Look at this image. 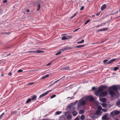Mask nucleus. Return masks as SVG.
I'll use <instances>...</instances> for the list:
<instances>
[{"mask_svg":"<svg viewBox=\"0 0 120 120\" xmlns=\"http://www.w3.org/2000/svg\"><path fill=\"white\" fill-rule=\"evenodd\" d=\"M71 105H69V108H70V107H71Z\"/></svg>","mask_w":120,"mask_h":120,"instance_id":"nucleus-60","label":"nucleus"},{"mask_svg":"<svg viewBox=\"0 0 120 120\" xmlns=\"http://www.w3.org/2000/svg\"><path fill=\"white\" fill-rule=\"evenodd\" d=\"M106 22H104V23H101V26H103L104 25H105L106 24Z\"/></svg>","mask_w":120,"mask_h":120,"instance_id":"nucleus-34","label":"nucleus"},{"mask_svg":"<svg viewBox=\"0 0 120 120\" xmlns=\"http://www.w3.org/2000/svg\"><path fill=\"white\" fill-rule=\"evenodd\" d=\"M120 113V111L116 110H113L110 113V115L112 116H114L115 115H117Z\"/></svg>","mask_w":120,"mask_h":120,"instance_id":"nucleus-4","label":"nucleus"},{"mask_svg":"<svg viewBox=\"0 0 120 120\" xmlns=\"http://www.w3.org/2000/svg\"><path fill=\"white\" fill-rule=\"evenodd\" d=\"M62 113V112L61 111H58L56 112L55 114L56 115H59L60 114Z\"/></svg>","mask_w":120,"mask_h":120,"instance_id":"nucleus-24","label":"nucleus"},{"mask_svg":"<svg viewBox=\"0 0 120 120\" xmlns=\"http://www.w3.org/2000/svg\"><path fill=\"white\" fill-rule=\"evenodd\" d=\"M26 11L28 12H29L30 11L29 10V9H27V10H26Z\"/></svg>","mask_w":120,"mask_h":120,"instance_id":"nucleus-59","label":"nucleus"},{"mask_svg":"<svg viewBox=\"0 0 120 120\" xmlns=\"http://www.w3.org/2000/svg\"><path fill=\"white\" fill-rule=\"evenodd\" d=\"M52 90H49L46 92L45 93H46V94H47L49 93L51 91H52Z\"/></svg>","mask_w":120,"mask_h":120,"instance_id":"nucleus-39","label":"nucleus"},{"mask_svg":"<svg viewBox=\"0 0 120 120\" xmlns=\"http://www.w3.org/2000/svg\"><path fill=\"white\" fill-rule=\"evenodd\" d=\"M60 79H59L58 80H57L56 81H55L54 82V83H56L57 82H59L60 80Z\"/></svg>","mask_w":120,"mask_h":120,"instance_id":"nucleus-43","label":"nucleus"},{"mask_svg":"<svg viewBox=\"0 0 120 120\" xmlns=\"http://www.w3.org/2000/svg\"><path fill=\"white\" fill-rule=\"evenodd\" d=\"M90 20L88 19L86 21V22H85V25H86L90 21Z\"/></svg>","mask_w":120,"mask_h":120,"instance_id":"nucleus-35","label":"nucleus"},{"mask_svg":"<svg viewBox=\"0 0 120 120\" xmlns=\"http://www.w3.org/2000/svg\"><path fill=\"white\" fill-rule=\"evenodd\" d=\"M86 99V100L87 101L88 100H89L91 101H93L94 100V99L92 96H87L85 97Z\"/></svg>","mask_w":120,"mask_h":120,"instance_id":"nucleus-6","label":"nucleus"},{"mask_svg":"<svg viewBox=\"0 0 120 120\" xmlns=\"http://www.w3.org/2000/svg\"><path fill=\"white\" fill-rule=\"evenodd\" d=\"M7 2V1L6 0H4L3 1L4 3H6Z\"/></svg>","mask_w":120,"mask_h":120,"instance_id":"nucleus-50","label":"nucleus"},{"mask_svg":"<svg viewBox=\"0 0 120 120\" xmlns=\"http://www.w3.org/2000/svg\"><path fill=\"white\" fill-rule=\"evenodd\" d=\"M108 60H103V62L104 63H105L106 64L107 63H106L108 61Z\"/></svg>","mask_w":120,"mask_h":120,"instance_id":"nucleus-36","label":"nucleus"},{"mask_svg":"<svg viewBox=\"0 0 120 120\" xmlns=\"http://www.w3.org/2000/svg\"><path fill=\"white\" fill-rule=\"evenodd\" d=\"M67 118L68 119H70L72 118V116L71 115H68L67 116Z\"/></svg>","mask_w":120,"mask_h":120,"instance_id":"nucleus-28","label":"nucleus"},{"mask_svg":"<svg viewBox=\"0 0 120 120\" xmlns=\"http://www.w3.org/2000/svg\"><path fill=\"white\" fill-rule=\"evenodd\" d=\"M56 96V95H52V96L51 97H50V98H52L55 97Z\"/></svg>","mask_w":120,"mask_h":120,"instance_id":"nucleus-38","label":"nucleus"},{"mask_svg":"<svg viewBox=\"0 0 120 120\" xmlns=\"http://www.w3.org/2000/svg\"><path fill=\"white\" fill-rule=\"evenodd\" d=\"M95 113L96 115H100L101 114V112L100 111L98 110L96 111Z\"/></svg>","mask_w":120,"mask_h":120,"instance_id":"nucleus-13","label":"nucleus"},{"mask_svg":"<svg viewBox=\"0 0 120 120\" xmlns=\"http://www.w3.org/2000/svg\"><path fill=\"white\" fill-rule=\"evenodd\" d=\"M84 110L82 109L81 110L79 111V114H82L84 113Z\"/></svg>","mask_w":120,"mask_h":120,"instance_id":"nucleus-15","label":"nucleus"},{"mask_svg":"<svg viewBox=\"0 0 120 120\" xmlns=\"http://www.w3.org/2000/svg\"><path fill=\"white\" fill-rule=\"evenodd\" d=\"M100 26H101V24L99 25H98L97 26H95V27H100Z\"/></svg>","mask_w":120,"mask_h":120,"instance_id":"nucleus-52","label":"nucleus"},{"mask_svg":"<svg viewBox=\"0 0 120 120\" xmlns=\"http://www.w3.org/2000/svg\"><path fill=\"white\" fill-rule=\"evenodd\" d=\"M79 118H77L75 119L74 120H79Z\"/></svg>","mask_w":120,"mask_h":120,"instance_id":"nucleus-51","label":"nucleus"},{"mask_svg":"<svg viewBox=\"0 0 120 120\" xmlns=\"http://www.w3.org/2000/svg\"><path fill=\"white\" fill-rule=\"evenodd\" d=\"M106 7V5L105 4H104L101 7V10H103L105 9Z\"/></svg>","mask_w":120,"mask_h":120,"instance_id":"nucleus-12","label":"nucleus"},{"mask_svg":"<svg viewBox=\"0 0 120 120\" xmlns=\"http://www.w3.org/2000/svg\"><path fill=\"white\" fill-rule=\"evenodd\" d=\"M77 101H75V103H76L77 102Z\"/></svg>","mask_w":120,"mask_h":120,"instance_id":"nucleus-64","label":"nucleus"},{"mask_svg":"<svg viewBox=\"0 0 120 120\" xmlns=\"http://www.w3.org/2000/svg\"><path fill=\"white\" fill-rule=\"evenodd\" d=\"M84 40H82L81 41L77 42V43L78 44H81L84 42Z\"/></svg>","mask_w":120,"mask_h":120,"instance_id":"nucleus-27","label":"nucleus"},{"mask_svg":"<svg viewBox=\"0 0 120 120\" xmlns=\"http://www.w3.org/2000/svg\"><path fill=\"white\" fill-rule=\"evenodd\" d=\"M71 37L67 36L66 37L65 36H64L62 37L61 39L62 40H66L69 39Z\"/></svg>","mask_w":120,"mask_h":120,"instance_id":"nucleus-8","label":"nucleus"},{"mask_svg":"<svg viewBox=\"0 0 120 120\" xmlns=\"http://www.w3.org/2000/svg\"><path fill=\"white\" fill-rule=\"evenodd\" d=\"M23 71L21 69H19L18 70V71H17V72L18 73H19L20 72H21L22 71Z\"/></svg>","mask_w":120,"mask_h":120,"instance_id":"nucleus-40","label":"nucleus"},{"mask_svg":"<svg viewBox=\"0 0 120 120\" xmlns=\"http://www.w3.org/2000/svg\"><path fill=\"white\" fill-rule=\"evenodd\" d=\"M77 14V13H75L73 16L74 17L75 16V15Z\"/></svg>","mask_w":120,"mask_h":120,"instance_id":"nucleus-55","label":"nucleus"},{"mask_svg":"<svg viewBox=\"0 0 120 120\" xmlns=\"http://www.w3.org/2000/svg\"><path fill=\"white\" fill-rule=\"evenodd\" d=\"M70 69L69 67L68 66L62 69L61 70H69Z\"/></svg>","mask_w":120,"mask_h":120,"instance_id":"nucleus-16","label":"nucleus"},{"mask_svg":"<svg viewBox=\"0 0 120 120\" xmlns=\"http://www.w3.org/2000/svg\"><path fill=\"white\" fill-rule=\"evenodd\" d=\"M37 7H38L37 10V11H38L40 8V6L39 4H38L37 5Z\"/></svg>","mask_w":120,"mask_h":120,"instance_id":"nucleus-21","label":"nucleus"},{"mask_svg":"<svg viewBox=\"0 0 120 120\" xmlns=\"http://www.w3.org/2000/svg\"><path fill=\"white\" fill-rule=\"evenodd\" d=\"M73 115L74 116H75L78 114V112L76 111H74L72 113Z\"/></svg>","mask_w":120,"mask_h":120,"instance_id":"nucleus-14","label":"nucleus"},{"mask_svg":"<svg viewBox=\"0 0 120 120\" xmlns=\"http://www.w3.org/2000/svg\"><path fill=\"white\" fill-rule=\"evenodd\" d=\"M85 46V45H79L76 46V47L77 48H80Z\"/></svg>","mask_w":120,"mask_h":120,"instance_id":"nucleus-17","label":"nucleus"},{"mask_svg":"<svg viewBox=\"0 0 120 120\" xmlns=\"http://www.w3.org/2000/svg\"><path fill=\"white\" fill-rule=\"evenodd\" d=\"M107 86H102L99 87L97 91L95 93V94L97 96H98L100 94V93L102 92L103 90V89L104 88H106Z\"/></svg>","mask_w":120,"mask_h":120,"instance_id":"nucleus-3","label":"nucleus"},{"mask_svg":"<svg viewBox=\"0 0 120 120\" xmlns=\"http://www.w3.org/2000/svg\"><path fill=\"white\" fill-rule=\"evenodd\" d=\"M108 28H104L102 29V31H104L107 30Z\"/></svg>","mask_w":120,"mask_h":120,"instance_id":"nucleus-33","label":"nucleus"},{"mask_svg":"<svg viewBox=\"0 0 120 120\" xmlns=\"http://www.w3.org/2000/svg\"><path fill=\"white\" fill-rule=\"evenodd\" d=\"M37 96L36 95H34L32 97L31 99L32 100L34 101L36 99Z\"/></svg>","mask_w":120,"mask_h":120,"instance_id":"nucleus-10","label":"nucleus"},{"mask_svg":"<svg viewBox=\"0 0 120 120\" xmlns=\"http://www.w3.org/2000/svg\"><path fill=\"white\" fill-rule=\"evenodd\" d=\"M102 106L103 107H105L106 106V104L105 103H103L101 104Z\"/></svg>","mask_w":120,"mask_h":120,"instance_id":"nucleus-23","label":"nucleus"},{"mask_svg":"<svg viewBox=\"0 0 120 120\" xmlns=\"http://www.w3.org/2000/svg\"><path fill=\"white\" fill-rule=\"evenodd\" d=\"M52 86V84H51V85H49V87L51 86Z\"/></svg>","mask_w":120,"mask_h":120,"instance_id":"nucleus-62","label":"nucleus"},{"mask_svg":"<svg viewBox=\"0 0 120 120\" xmlns=\"http://www.w3.org/2000/svg\"><path fill=\"white\" fill-rule=\"evenodd\" d=\"M84 118H85L84 116L83 115H82V116H81V118H80L82 120H83L84 119Z\"/></svg>","mask_w":120,"mask_h":120,"instance_id":"nucleus-25","label":"nucleus"},{"mask_svg":"<svg viewBox=\"0 0 120 120\" xmlns=\"http://www.w3.org/2000/svg\"><path fill=\"white\" fill-rule=\"evenodd\" d=\"M74 17H73V16H71V18H73Z\"/></svg>","mask_w":120,"mask_h":120,"instance_id":"nucleus-63","label":"nucleus"},{"mask_svg":"<svg viewBox=\"0 0 120 120\" xmlns=\"http://www.w3.org/2000/svg\"><path fill=\"white\" fill-rule=\"evenodd\" d=\"M87 101L85 97H83L79 101L77 106L78 107L85 105Z\"/></svg>","mask_w":120,"mask_h":120,"instance_id":"nucleus-2","label":"nucleus"},{"mask_svg":"<svg viewBox=\"0 0 120 120\" xmlns=\"http://www.w3.org/2000/svg\"><path fill=\"white\" fill-rule=\"evenodd\" d=\"M108 88L109 93L111 97L115 96L117 97L119 95V93L117 90L120 89V85H113L109 87Z\"/></svg>","mask_w":120,"mask_h":120,"instance_id":"nucleus-1","label":"nucleus"},{"mask_svg":"<svg viewBox=\"0 0 120 120\" xmlns=\"http://www.w3.org/2000/svg\"><path fill=\"white\" fill-rule=\"evenodd\" d=\"M61 51H60L59 52H57V53L56 55H59V54H61Z\"/></svg>","mask_w":120,"mask_h":120,"instance_id":"nucleus-37","label":"nucleus"},{"mask_svg":"<svg viewBox=\"0 0 120 120\" xmlns=\"http://www.w3.org/2000/svg\"><path fill=\"white\" fill-rule=\"evenodd\" d=\"M95 27V26H93V27H92V28H93V29H94V28H95V27Z\"/></svg>","mask_w":120,"mask_h":120,"instance_id":"nucleus-61","label":"nucleus"},{"mask_svg":"<svg viewBox=\"0 0 120 120\" xmlns=\"http://www.w3.org/2000/svg\"><path fill=\"white\" fill-rule=\"evenodd\" d=\"M116 60V59H112L108 62L106 64H110L115 61Z\"/></svg>","mask_w":120,"mask_h":120,"instance_id":"nucleus-9","label":"nucleus"},{"mask_svg":"<svg viewBox=\"0 0 120 120\" xmlns=\"http://www.w3.org/2000/svg\"><path fill=\"white\" fill-rule=\"evenodd\" d=\"M74 98V97L72 96L71 97H68L67 98V99L70 98L71 99H73Z\"/></svg>","mask_w":120,"mask_h":120,"instance_id":"nucleus-41","label":"nucleus"},{"mask_svg":"<svg viewBox=\"0 0 120 120\" xmlns=\"http://www.w3.org/2000/svg\"><path fill=\"white\" fill-rule=\"evenodd\" d=\"M84 8V7L83 6H82L81 8H80V10H83V9Z\"/></svg>","mask_w":120,"mask_h":120,"instance_id":"nucleus-44","label":"nucleus"},{"mask_svg":"<svg viewBox=\"0 0 120 120\" xmlns=\"http://www.w3.org/2000/svg\"><path fill=\"white\" fill-rule=\"evenodd\" d=\"M34 82H33L30 83H29L27 84V85H32L34 84Z\"/></svg>","mask_w":120,"mask_h":120,"instance_id":"nucleus-47","label":"nucleus"},{"mask_svg":"<svg viewBox=\"0 0 120 120\" xmlns=\"http://www.w3.org/2000/svg\"><path fill=\"white\" fill-rule=\"evenodd\" d=\"M116 104L118 106L120 105V100H119L117 101L116 103Z\"/></svg>","mask_w":120,"mask_h":120,"instance_id":"nucleus-26","label":"nucleus"},{"mask_svg":"<svg viewBox=\"0 0 120 120\" xmlns=\"http://www.w3.org/2000/svg\"><path fill=\"white\" fill-rule=\"evenodd\" d=\"M100 14V13H99L98 14H96V15L97 16H98Z\"/></svg>","mask_w":120,"mask_h":120,"instance_id":"nucleus-58","label":"nucleus"},{"mask_svg":"<svg viewBox=\"0 0 120 120\" xmlns=\"http://www.w3.org/2000/svg\"><path fill=\"white\" fill-rule=\"evenodd\" d=\"M29 52L30 53H37V50L30 51Z\"/></svg>","mask_w":120,"mask_h":120,"instance_id":"nucleus-29","label":"nucleus"},{"mask_svg":"<svg viewBox=\"0 0 120 120\" xmlns=\"http://www.w3.org/2000/svg\"><path fill=\"white\" fill-rule=\"evenodd\" d=\"M4 114V113H2L0 116V117L1 116H3Z\"/></svg>","mask_w":120,"mask_h":120,"instance_id":"nucleus-53","label":"nucleus"},{"mask_svg":"<svg viewBox=\"0 0 120 120\" xmlns=\"http://www.w3.org/2000/svg\"><path fill=\"white\" fill-rule=\"evenodd\" d=\"M49 75L47 74V75H46L45 76L42 77V78L43 79H45V78H47V77H49Z\"/></svg>","mask_w":120,"mask_h":120,"instance_id":"nucleus-19","label":"nucleus"},{"mask_svg":"<svg viewBox=\"0 0 120 120\" xmlns=\"http://www.w3.org/2000/svg\"><path fill=\"white\" fill-rule=\"evenodd\" d=\"M31 98H29L28 99V100L26 101V103H28L31 100Z\"/></svg>","mask_w":120,"mask_h":120,"instance_id":"nucleus-30","label":"nucleus"},{"mask_svg":"<svg viewBox=\"0 0 120 120\" xmlns=\"http://www.w3.org/2000/svg\"><path fill=\"white\" fill-rule=\"evenodd\" d=\"M102 110L103 111H104V112H106V111H107L106 109H102Z\"/></svg>","mask_w":120,"mask_h":120,"instance_id":"nucleus-46","label":"nucleus"},{"mask_svg":"<svg viewBox=\"0 0 120 120\" xmlns=\"http://www.w3.org/2000/svg\"><path fill=\"white\" fill-rule=\"evenodd\" d=\"M77 14V13H75L73 16L74 17L75 16V15Z\"/></svg>","mask_w":120,"mask_h":120,"instance_id":"nucleus-56","label":"nucleus"},{"mask_svg":"<svg viewBox=\"0 0 120 120\" xmlns=\"http://www.w3.org/2000/svg\"><path fill=\"white\" fill-rule=\"evenodd\" d=\"M8 75L9 76H11V73H9L8 74Z\"/></svg>","mask_w":120,"mask_h":120,"instance_id":"nucleus-54","label":"nucleus"},{"mask_svg":"<svg viewBox=\"0 0 120 120\" xmlns=\"http://www.w3.org/2000/svg\"><path fill=\"white\" fill-rule=\"evenodd\" d=\"M70 113V112L68 111V112H65V115H66L68 113Z\"/></svg>","mask_w":120,"mask_h":120,"instance_id":"nucleus-42","label":"nucleus"},{"mask_svg":"<svg viewBox=\"0 0 120 120\" xmlns=\"http://www.w3.org/2000/svg\"><path fill=\"white\" fill-rule=\"evenodd\" d=\"M102 109V107L101 106H99L98 108V110L100 111Z\"/></svg>","mask_w":120,"mask_h":120,"instance_id":"nucleus-32","label":"nucleus"},{"mask_svg":"<svg viewBox=\"0 0 120 120\" xmlns=\"http://www.w3.org/2000/svg\"><path fill=\"white\" fill-rule=\"evenodd\" d=\"M79 29V28L78 29H76L74 31V32H75L76 31H77Z\"/></svg>","mask_w":120,"mask_h":120,"instance_id":"nucleus-48","label":"nucleus"},{"mask_svg":"<svg viewBox=\"0 0 120 120\" xmlns=\"http://www.w3.org/2000/svg\"><path fill=\"white\" fill-rule=\"evenodd\" d=\"M69 49H71L72 48H69ZM64 49L65 50H67L68 49H67V48H64Z\"/></svg>","mask_w":120,"mask_h":120,"instance_id":"nucleus-49","label":"nucleus"},{"mask_svg":"<svg viewBox=\"0 0 120 120\" xmlns=\"http://www.w3.org/2000/svg\"><path fill=\"white\" fill-rule=\"evenodd\" d=\"M92 89L93 90H94L95 89V88L94 87H92Z\"/></svg>","mask_w":120,"mask_h":120,"instance_id":"nucleus-57","label":"nucleus"},{"mask_svg":"<svg viewBox=\"0 0 120 120\" xmlns=\"http://www.w3.org/2000/svg\"><path fill=\"white\" fill-rule=\"evenodd\" d=\"M101 97H99L100 100V101H102L103 102H105L106 101V99L105 98H102Z\"/></svg>","mask_w":120,"mask_h":120,"instance_id":"nucleus-7","label":"nucleus"},{"mask_svg":"<svg viewBox=\"0 0 120 120\" xmlns=\"http://www.w3.org/2000/svg\"><path fill=\"white\" fill-rule=\"evenodd\" d=\"M102 31V29H101L98 30L97 31V32H98L99 31Z\"/></svg>","mask_w":120,"mask_h":120,"instance_id":"nucleus-45","label":"nucleus"},{"mask_svg":"<svg viewBox=\"0 0 120 120\" xmlns=\"http://www.w3.org/2000/svg\"><path fill=\"white\" fill-rule=\"evenodd\" d=\"M119 68V67H115L114 68L113 70L114 71H116Z\"/></svg>","mask_w":120,"mask_h":120,"instance_id":"nucleus-31","label":"nucleus"},{"mask_svg":"<svg viewBox=\"0 0 120 120\" xmlns=\"http://www.w3.org/2000/svg\"><path fill=\"white\" fill-rule=\"evenodd\" d=\"M54 60H53L52 61H50L49 63H48L47 65V66H48L50 65L52 63L53 61H54Z\"/></svg>","mask_w":120,"mask_h":120,"instance_id":"nucleus-18","label":"nucleus"},{"mask_svg":"<svg viewBox=\"0 0 120 120\" xmlns=\"http://www.w3.org/2000/svg\"><path fill=\"white\" fill-rule=\"evenodd\" d=\"M108 94L107 92L106 91H103L100 93L99 97H101L102 96H105Z\"/></svg>","mask_w":120,"mask_h":120,"instance_id":"nucleus-5","label":"nucleus"},{"mask_svg":"<svg viewBox=\"0 0 120 120\" xmlns=\"http://www.w3.org/2000/svg\"><path fill=\"white\" fill-rule=\"evenodd\" d=\"M107 116L106 115H105L104 116L102 117V119H103L104 120H105L106 119H107Z\"/></svg>","mask_w":120,"mask_h":120,"instance_id":"nucleus-22","label":"nucleus"},{"mask_svg":"<svg viewBox=\"0 0 120 120\" xmlns=\"http://www.w3.org/2000/svg\"><path fill=\"white\" fill-rule=\"evenodd\" d=\"M44 52L43 51H41L40 50H37V53H43Z\"/></svg>","mask_w":120,"mask_h":120,"instance_id":"nucleus-20","label":"nucleus"},{"mask_svg":"<svg viewBox=\"0 0 120 120\" xmlns=\"http://www.w3.org/2000/svg\"><path fill=\"white\" fill-rule=\"evenodd\" d=\"M46 93L45 92L43 94H42L41 95H40L38 98V99L41 98L42 97H43L45 95H46Z\"/></svg>","mask_w":120,"mask_h":120,"instance_id":"nucleus-11","label":"nucleus"}]
</instances>
